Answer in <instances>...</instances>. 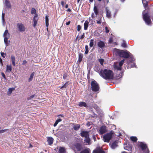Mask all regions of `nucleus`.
I'll use <instances>...</instances> for the list:
<instances>
[{
	"label": "nucleus",
	"instance_id": "59",
	"mask_svg": "<svg viewBox=\"0 0 153 153\" xmlns=\"http://www.w3.org/2000/svg\"><path fill=\"white\" fill-rule=\"evenodd\" d=\"M0 63L3 65L2 60L1 58H0Z\"/></svg>",
	"mask_w": 153,
	"mask_h": 153
},
{
	"label": "nucleus",
	"instance_id": "9",
	"mask_svg": "<svg viewBox=\"0 0 153 153\" xmlns=\"http://www.w3.org/2000/svg\"><path fill=\"white\" fill-rule=\"evenodd\" d=\"M17 26L20 32H24L25 30V28L22 23L17 24Z\"/></svg>",
	"mask_w": 153,
	"mask_h": 153
},
{
	"label": "nucleus",
	"instance_id": "25",
	"mask_svg": "<svg viewBox=\"0 0 153 153\" xmlns=\"http://www.w3.org/2000/svg\"><path fill=\"white\" fill-rule=\"evenodd\" d=\"M65 149L64 148L61 147L59 148V153H65Z\"/></svg>",
	"mask_w": 153,
	"mask_h": 153
},
{
	"label": "nucleus",
	"instance_id": "32",
	"mask_svg": "<svg viewBox=\"0 0 153 153\" xmlns=\"http://www.w3.org/2000/svg\"><path fill=\"white\" fill-rule=\"evenodd\" d=\"M48 21V16L47 15L45 16V25L47 27H48L49 25Z\"/></svg>",
	"mask_w": 153,
	"mask_h": 153
},
{
	"label": "nucleus",
	"instance_id": "3",
	"mask_svg": "<svg viewBox=\"0 0 153 153\" xmlns=\"http://www.w3.org/2000/svg\"><path fill=\"white\" fill-rule=\"evenodd\" d=\"M114 134V132L112 131L109 133H108L103 136V139L105 142L109 143L110 140L112 137L113 136Z\"/></svg>",
	"mask_w": 153,
	"mask_h": 153
},
{
	"label": "nucleus",
	"instance_id": "62",
	"mask_svg": "<svg viewBox=\"0 0 153 153\" xmlns=\"http://www.w3.org/2000/svg\"><path fill=\"white\" fill-rule=\"evenodd\" d=\"M68 7V4H67L65 5V7L66 8H67Z\"/></svg>",
	"mask_w": 153,
	"mask_h": 153
},
{
	"label": "nucleus",
	"instance_id": "45",
	"mask_svg": "<svg viewBox=\"0 0 153 153\" xmlns=\"http://www.w3.org/2000/svg\"><path fill=\"white\" fill-rule=\"evenodd\" d=\"M113 42V38L112 37H110L109 38V40L108 41V43L110 44H111Z\"/></svg>",
	"mask_w": 153,
	"mask_h": 153
},
{
	"label": "nucleus",
	"instance_id": "10",
	"mask_svg": "<svg viewBox=\"0 0 153 153\" xmlns=\"http://www.w3.org/2000/svg\"><path fill=\"white\" fill-rule=\"evenodd\" d=\"M38 20V15L37 14H35L33 19V26L34 28H35L36 27Z\"/></svg>",
	"mask_w": 153,
	"mask_h": 153
},
{
	"label": "nucleus",
	"instance_id": "48",
	"mask_svg": "<svg viewBox=\"0 0 153 153\" xmlns=\"http://www.w3.org/2000/svg\"><path fill=\"white\" fill-rule=\"evenodd\" d=\"M143 4L145 8L148 6V4L146 1V3H143Z\"/></svg>",
	"mask_w": 153,
	"mask_h": 153
},
{
	"label": "nucleus",
	"instance_id": "20",
	"mask_svg": "<svg viewBox=\"0 0 153 153\" xmlns=\"http://www.w3.org/2000/svg\"><path fill=\"white\" fill-rule=\"evenodd\" d=\"M68 81H67L64 85L60 87V88L63 90H65L68 85Z\"/></svg>",
	"mask_w": 153,
	"mask_h": 153
},
{
	"label": "nucleus",
	"instance_id": "31",
	"mask_svg": "<svg viewBox=\"0 0 153 153\" xmlns=\"http://www.w3.org/2000/svg\"><path fill=\"white\" fill-rule=\"evenodd\" d=\"M83 54L81 53H79V58L78 62H81L82 59Z\"/></svg>",
	"mask_w": 153,
	"mask_h": 153
},
{
	"label": "nucleus",
	"instance_id": "64",
	"mask_svg": "<svg viewBox=\"0 0 153 153\" xmlns=\"http://www.w3.org/2000/svg\"><path fill=\"white\" fill-rule=\"evenodd\" d=\"M78 36H77L76 37V39H75V40H77V39H78Z\"/></svg>",
	"mask_w": 153,
	"mask_h": 153
},
{
	"label": "nucleus",
	"instance_id": "46",
	"mask_svg": "<svg viewBox=\"0 0 153 153\" xmlns=\"http://www.w3.org/2000/svg\"><path fill=\"white\" fill-rule=\"evenodd\" d=\"M0 128H1L0 127ZM7 130H9V129H5L4 130H0V133H3Z\"/></svg>",
	"mask_w": 153,
	"mask_h": 153
},
{
	"label": "nucleus",
	"instance_id": "50",
	"mask_svg": "<svg viewBox=\"0 0 153 153\" xmlns=\"http://www.w3.org/2000/svg\"><path fill=\"white\" fill-rule=\"evenodd\" d=\"M105 32L106 33H108L109 32V30L108 28L107 27H105Z\"/></svg>",
	"mask_w": 153,
	"mask_h": 153
},
{
	"label": "nucleus",
	"instance_id": "11",
	"mask_svg": "<svg viewBox=\"0 0 153 153\" xmlns=\"http://www.w3.org/2000/svg\"><path fill=\"white\" fill-rule=\"evenodd\" d=\"M100 134H102L107 132V127L104 126H101L99 130Z\"/></svg>",
	"mask_w": 153,
	"mask_h": 153
},
{
	"label": "nucleus",
	"instance_id": "2",
	"mask_svg": "<svg viewBox=\"0 0 153 153\" xmlns=\"http://www.w3.org/2000/svg\"><path fill=\"white\" fill-rule=\"evenodd\" d=\"M81 136L82 137H85V138L84 141L87 143L89 144L91 140L89 137V133L88 131H81L80 133Z\"/></svg>",
	"mask_w": 153,
	"mask_h": 153
},
{
	"label": "nucleus",
	"instance_id": "49",
	"mask_svg": "<svg viewBox=\"0 0 153 153\" xmlns=\"http://www.w3.org/2000/svg\"><path fill=\"white\" fill-rule=\"evenodd\" d=\"M85 33H83L82 35L79 38V39H78V40L79 41V39H82L85 37Z\"/></svg>",
	"mask_w": 153,
	"mask_h": 153
},
{
	"label": "nucleus",
	"instance_id": "15",
	"mask_svg": "<svg viewBox=\"0 0 153 153\" xmlns=\"http://www.w3.org/2000/svg\"><path fill=\"white\" fill-rule=\"evenodd\" d=\"M72 125L73 126V128L75 131L78 130L80 128V125L79 124L73 123Z\"/></svg>",
	"mask_w": 153,
	"mask_h": 153
},
{
	"label": "nucleus",
	"instance_id": "34",
	"mask_svg": "<svg viewBox=\"0 0 153 153\" xmlns=\"http://www.w3.org/2000/svg\"><path fill=\"white\" fill-rule=\"evenodd\" d=\"M94 39H91L90 40V42L89 43L90 47L91 48L94 45Z\"/></svg>",
	"mask_w": 153,
	"mask_h": 153
},
{
	"label": "nucleus",
	"instance_id": "53",
	"mask_svg": "<svg viewBox=\"0 0 153 153\" xmlns=\"http://www.w3.org/2000/svg\"><path fill=\"white\" fill-rule=\"evenodd\" d=\"M1 75L5 79H6L5 76L3 72H2L1 73Z\"/></svg>",
	"mask_w": 153,
	"mask_h": 153
},
{
	"label": "nucleus",
	"instance_id": "19",
	"mask_svg": "<svg viewBox=\"0 0 153 153\" xmlns=\"http://www.w3.org/2000/svg\"><path fill=\"white\" fill-rule=\"evenodd\" d=\"M78 105L80 107H85L86 108L88 107V106L87 105L86 103L83 102H79Z\"/></svg>",
	"mask_w": 153,
	"mask_h": 153
},
{
	"label": "nucleus",
	"instance_id": "22",
	"mask_svg": "<svg viewBox=\"0 0 153 153\" xmlns=\"http://www.w3.org/2000/svg\"><path fill=\"white\" fill-rule=\"evenodd\" d=\"M12 62L13 65L15 66L16 65L15 64V58L14 56L12 55L11 56Z\"/></svg>",
	"mask_w": 153,
	"mask_h": 153
},
{
	"label": "nucleus",
	"instance_id": "39",
	"mask_svg": "<svg viewBox=\"0 0 153 153\" xmlns=\"http://www.w3.org/2000/svg\"><path fill=\"white\" fill-rule=\"evenodd\" d=\"M85 54H87L88 53V45H86L85 46Z\"/></svg>",
	"mask_w": 153,
	"mask_h": 153
},
{
	"label": "nucleus",
	"instance_id": "18",
	"mask_svg": "<svg viewBox=\"0 0 153 153\" xmlns=\"http://www.w3.org/2000/svg\"><path fill=\"white\" fill-rule=\"evenodd\" d=\"M106 16L108 18H110L111 17V12L109 9L107 8H106Z\"/></svg>",
	"mask_w": 153,
	"mask_h": 153
},
{
	"label": "nucleus",
	"instance_id": "8",
	"mask_svg": "<svg viewBox=\"0 0 153 153\" xmlns=\"http://www.w3.org/2000/svg\"><path fill=\"white\" fill-rule=\"evenodd\" d=\"M123 50H120L117 48H114L113 52L114 54L116 56H118L119 57H121L122 56V54Z\"/></svg>",
	"mask_w": 153,
	"mask_h": 153
},
{
	"label": "nucleus",
	"instance_id": "51",
	"mask_svg": "<svg viewBox=\"0 0 153 153\" xmlns=\"http://www.w3.org/2000/svg\"><path fill=\"white\" fill-rule=\"evenodd\" d=\"M5 14L4 13H2V21L3 22H4L5 21V19L4 18V16Z\"/></svg>",
	"mask_w": 153,
	"mask_h": 153
},
{
	"label": "nucleus",
	"instance_id": "21",
	"mask_svg": "<svg viewBox=\"0 0 153 153\" xmlns=\"http://www.w3.org/2000/svg\"><path fill=\"white\" fill-rule=\"evenodd\" d=\"M5 5L8 8H10L11 7V5L9 0H5Z\"/></svg>",
	"mask_w": 153,
	"mask_h": 153
},
{
	"label": "nucleus",
	"instance_id": "42",
	"mask_svg": "<svg viewBox=\"0 0 153 153\" xmlns=\"http://www.w3.org/2000/svg\"><path fill=\"white\" fill-rule=\"evenodd\" d=\"M121 46L122 47L124 48H126L127 47V45L126 43V42L125 41H123V43H122Z\"/></svg>",
	"mask_w": 153,
	"mask_h": 153
},
{
	"label": "nucleus",
	"instance_id": "63",
	"mask_svg": "<svg viewBox=\"0 0 153 153\" xmlns=\"http://www.w3.org/2000/svg\"><path fill=\"white\" fill-rule=\"evenodd\" d=\"M94 14H93L91 16L92 18H93L94 17Z\"/></svg>",
	"mask_w": 153,
	"mask_h": 153
},
{
	"label": "nucleus",
	"instance_id": "30",
	"mask_svg": "<svg viewBox=\"0 0 153 153\" xmlns=\"http://www.w3.org/2000/svg\"><path fill=\"white\" fill-rule=\"evenodd\" d=\"M35 74V72H33L31 74H30V78L28 79V82H30L31 81L33 78V76Z\"/></svg>",
	"mask_w": 153,
	"mask_h": 153
},
{
	"label": "nucleus",
	"instance_id": "23",
	"mask_svg": "<svg viewBox=\"0 0 153 153\" xmlns=\"http://www.w3.org/2000/svg\"><path fill=\"white\" fill-rule=\"evenodd\" d=\"M94 11L95 14L97 15L99 13V9L97 6H94Z\"/></svg>",
	"mask_w": 153,
	"mask_h": 153
},
{
	"label": "nucleus",
	"instance_id": "4",
	"mask_svg": "<svg viewBox=\"0 0 153 153\" xmlns=\"http://www.w3.org/2000/svg\"><path fill=\"white\" fill-rule=\"evenodd\" d=\"M91 90L93 92L98 91L100 89L99 84L95 80H94L91 83Z\"/></svg>",
	"mask_w": 153,
	"mask_h": 153
},
{
	"label": "nucleus",
	"instance_id": "5",
	"mask_svg": "<svg viewBox=\"0 0 153 153\" xmlns=\"http://www.w3.org/2000/svg\"><path fill=\"white\" fill-rule=\"evenodd\" d=\"M139 146L141 148L142 150L144 153H149V151L147 145L142 142H139Z\"/></svg>",
	"mask_w": 153,
	"mask_h": 153
},
{
	"label": "nucleus",
	"instance_id": "36",
	"mask_svg": "<svg viewBox=\"0 0 153 153\" xmlns=\"http://www.w3.org/2000/svg\"><path fill=\"white\" fill-rule=\"evenodd\" d=\"M31 13L32 14H37L36 13V10L34 8H32L31 9Z\"/></svg>",
	"mask_w": 153,
	"mask_h": 153
},
{
	"label": "nucleus",
	"instance_id": "1",
	"mask_svg": "<svg viewBox=\"0 0 153 153\" xmlns=\"http://www.w3.org/2000/svg\"><path fill=\"white\" fill-rule=\"evenodd\" d=\"M100 74L106 80H113L114 78V73L111 70L105 69L104 70H101Z\"/></svg>",
	"mask_w": 153,
	"mask_h": 153
},
{
	"label": "nucleus",
	"instance_id": "27",
	"mask_svg": "<svg viewBox=\"0 0 153 153\" xmlns=\"http://www.w3.org/2000/svg\"><path fill=\"white\" fill-rule=\"evenodd\" d=\"M15 90V88H10L8 91L7 94L8 96H10L12 94L13 91Z\"/></svg>",
	"mask_w": 153,
	"mask_h": 153
},
{
	"label": "nucleus",
	"instance_id": "61",
	"mask_svg": "<svg viewBox=\"0 0 153 153\" xmlns=\"http://www.w3.org/2000/svg\"><path fill=\"white\" fill-rule=\"evenodd\" d=\"M94 0H89L90 3H91L93 2Z\"/></svg>",
	"mask_w": 153,
	"mask_h": 153
},
{
	"label": "nucleus",
	"instance_id": "35",
	"mask_svg": "<svg viewBox=\"0 0 153 153\" xmlns=\"http://www.w3.org/2000/svg\"><path fill=\"white\" fill-rule=\"evenodd\" d=\"M62 120V119L60 118L57 120L55 122V123H54V124L53 125L55 127L56 126V125H57L58 123L60 122Z\"/></svg>",
	"mask_w": 153,
	"mask_h": 153
},
{
	"label": "nucleus",
	"instance_id": "47",
	"mask_svg": "<svg viewBox=\"0 0 153 153\" xmlns=\"http://www.w3.org/2000/svg\"><path fill=\"white\" fill-rule=\"evenodd\" d=\"M35 96H36V95L35 94L29 97L28 98L27 100H31Z\"/></svg>",
	"mask_w": 153,
	"mask_h": 153
},
{
	"label": "nucleus",
	"instance_id": "57",
	"mask_svg": "<svg viewBox=\"0 0 153 153\" xmlns=\"http://www.w3.org/2000/svg\"><path fill=\"white\" fill-rule=\"evenodd\" d=\"M70 23H71V21H69L67 22L66 23V25H70Z\"/></svg>",
	"mask_w": 153,
	"mask_h": 153
},
{
	"label": "nucleus",
	"instance_id": "56",
	"mask_svg": "<svg viewBox=\"0 0 153 153\" xmlns=\"http://www.w3.org/2000/svg\"><path fill=\"white\" fill-rule=\"evenodd\" d=\"M65 2L63 1H62L61 2V4L62 7H64V6Z\"/></svg>",
	"mask_w": 153,
	"mask_h": 153
},
{
	"label": "nucleus",
	"instance_id": "58",
	"mask_svg": "<svg viewBox=\"0 0 153 153\" xmlns=\"http://www.w3.org/2000/svg\"><path fill=\"white\" fill-rule=\"evenodd\" d=\"M1 54L2 56H3V57H5V56H4V53L1 52Z\"/></svg>",
	"mask_w": 153,
	"mask_h": 153
},
{
	"label": "nucleus",
	"instance_id": "38",
	"mask_svg": "<svg viewBox=\"0 0 153 153\" xmlns=\"http://www.w3.org/2000/svg\"><path fill=\"white\" fill-rule=\"evenodd\" d=\"M128 66H130V68H134L136 67V65H135V64L134 63H132L130 64H128Z\"/></svg>",
	"mask_w": 153,
	"mask_h": 153
},
{
	"label": "nucleus",
	"instance_id": "41",
	"mask_svg": "<svg viewBox=\"0 0 153 153\" xmlns=\"http://www.w3.org/2000/svg\"><path fill=\"white\" fill-rule=\"evenodd\" d=\"M124 61H125V60L124 59H123L121 61H120L119 62V65L121 67L124 62Z\"/></svg>",
	"mask_w": 153,
	"mask_h": 153
},
{
	"label": "nucleus",
	"instance_id": "13",
	"mask_svg": "<svg viewBox=\"0 0 153 153\" xmlns=\"http://www.w3.org/2000/svg\"><path fill=\"white\" fill-rule=\"evenodd\" d=\"M130 56L129 52H127L124 51H123L122 54V57H123L125 58H128Z\"/></svg>",
	"mask_w": 153,
	"mask_h": 153
},
{
	"label": "nucleus",
	"instance_id": "52",
	"mask_svg": "<svg viewBox=\"0 0 153 153\" xmlns=\"http://www.w3.org/2000/svg\"><path fill=\"white\" fill-rule=\"evenodd\" d=\"M81 29V26L80 25H77V30L78 31H79Z\"/></svg>",
	"mask_w": 153,
	"mask_h": 153
},
{
	"label": "nucleus",
	"instance_id": "16",
	"mask_svg": "<svg viewBox=\"0 0 153 153\" xmlns=\"http://www.w3.org/2000/svg\"><path fill=\"white\" fill-rule=\"evenodd\" d=\"M92 153H105L104 151L102 150L100 148H97L94 150Z\"/></svg>",
	"mask_w": 153,
	"mask_h": 153
},
{
	"label": "nucleus",
	"instance_id": "12",
	"mask_svg": "<svg viewBox=\"0 0 153 153\" xmlns=\"http://www.w3.org/2000/svg\"><path fill=\"white\" fill-rule=\"evenodd\" d=\"M74 146L78 151H80L83 149L82 145L80 143H77L75 144Z\"/></svg>",
	"mask_w": 153,
	"mask_h": 153
},
{
	"label": "nucleus",
	"instance_id": "24",
	"mask_svg": "<svg viewBox=\"0 0 153 153\" xmlns=\"http://www.w3.org/2000/svg\"><path fill=\"white\" fill-rule=\"evenodd\" d=\"M80 153H91L90 150L89 148H87L81 151Z\"/></svg>",
	"mask_w": 153,
	"mask_h": 153
},
{
	"label": "nucleus",
	"instance_id": "54",
	"mask_svg": "<svg viewBox=\"0 0 153 153\" xmlns=\"http://www.w3.org/2000/svg\"><path fill=\"white\" fill-rule=\"evenodd\" d=\"M33 147V145H32L30 143L29 144V146L27 147V148L29 149L30 148H31Z\"/></svg>",
	"mask_w": 153,
	"mask_h": 153
},
{
	"label": "nucleus",
	"instance_id": "40",
	"mask_svg": "<svg viewBox=\"0 0 153 153\" xmlns=\"http://www.w3.org/2000/svg\"><path fill=\"white\" fill-rule=\"evenodd\" d=\"M115 68L118 70L121 71L122 69V67L119 65H115Z\"/></svg>",
	"mask_w": 153,
	"mask_h": 153
},
{
	"label": "nucleus",
	"instance_id": "33",
	"mask_svg": "<svg viewBox=\"0 0 153 153\" xmlns=\"http://www.w3.org/2000/svg\"><path fill=\"white\" fill-rule=\"evenodd\" d=\"M130 140L133 142H136L137 140V137H136L132 136L130 137Z\"/></svg>",
	"mask_w": 153,
	"mask_h": 153
},
{
	"label": "nucleus",
	"instance_id": "43",
	"mask_svg": "<svg viewBox=\"0 0 153 153\" xmlns=\"http://www.w3.org/2000/svg\"><path fill=\"white\" fill-rule=\"evenodd\" d=\"M68 76V74L66 73H65L63 75V78L64 79H65Z\"/></svg>",
	"mask_w": 153,
	"mask_h": 153
},
{
	"label": "nucleus",
	"instance_id": "14",
	"mask_svg": "<svg viewBox=\"0 0 153 153\" xmlns=\"http://www.w3.org/2000/svg\"><path fill=\"white\" fill-rule=\"evenodd\" d=\"M97 46L100 48H102L105 47V44L104 42L102 41H99L97 43Z\"/></svg>",
	"mask_w": 153,
	"mask_h": 153
},
{
	"label": "nucleus",
	"instance_id": "37",
	"mask_svg": "<svg viewBox=\"0 0 153 153\" xmlns=\"http://www.w3.org/2000/svg\"><path fill=\"white\" fill-rule=\"evenodd\" d=\"M99 62L100 63L101 65H103L104 62V60L103 59H98Z\"/></svg>",
	"mask_w": 153,
	"mask_h": 153
},
{
	"label": "nucleus",
	"instance_id": "26",
	"mask_svg": "<svg viewBox=\"0 0 153 153\" xmlns=\"http://www.w3.org/2000/svg\"><path fill=\"white\" fill-rule=\"evenodd\" d=\"M117 141H114L113 143L111 145V147L112 149H115L117 146Z\"/></svg>",
	"mask_w": 153,
	"mask_h": 153
},
{
	"label": "nucleus",
	"instance_id": "60",
	"mask_svg": "<svg viewBox=\"0 0 153 153\" xmlns=\"http://www.w3.org/2000/svg\"><path fill=\"white\" fill-rule=\"evenodd\" d=\"M67 11L68 12H70L71 11V10L70 8H68L67 10Z\"/></svg>",
	"mask_w": 153,
	"mask_h": 153
},
{
	"label": "nucleus",
	"instance_id": "55",
	"mask_svg": "<svg viewBox=\"0 0 153 153\" xmlns=\"http://www.w3.org/2000/svg\"><path fill=\"white\" fill-rule=\"evenodd\" d=\"M27 62L25 60H24L23 61L22 63V64L23 65H24L27 63Z\"/></svg>",
	"mask_w": 153,
	"mask_h": 153
},
{
	"label": "nucleus",
	"instance_id": "44",
	"mask_svg": "<svg viewBox=\"0 0 153 153\" xmlns=\"http://www.w3.org/2000/svg\"><path fill=\"white\" fill-rule=\"evenodd\" d=\"M96 22H97V24H101L102 22L101 18L100 17L99 18V20L98 21L96 20Z\"/></svg>",
	"mask_w": 153,
	"mask_h": 153
},
{
	"label": "nucleus",
	"instance_id": "6",
	"mask_svg": "<svg viewBox=\"0 0 153 153\" xmlns=\"http://www.w3.org/2000/svg\"><path fill=\"white\" fill-rule=\"evenodd\" d=\"M3 36L4 37V41L6 46L9 45V43L8 42V39L10 37V33H8V30H6L4 32Z\"/></svg>",
	"mask_w": 153,
	"mask_h": 153
},
{
	"label": "nucleus",
	"instance_id": "28",
	"mask_svg": "<svg viewBox=\"0 0 153 153\" xmlns=\"http://www.w3.org/2000/svg\"><path fill=\"white\" fill-rule=\"evenodd\" d=\"M89 22L87 21H85L84 24V29L85 30H86L88 29V26Z\"/></svg>",
	"mask_w": 153,
	"mask_h": 153
},
{
	"label": "nucleus",
	"instance_id": "7",
	"mask_svg": "<svg viewBox=\"0 0 153 153\" xmlns=\"http://www.w3.org/2000/svg\"><path fill=\"white\" fill-rule=\"evenodd\" d=\"M143 19L147 25H150L152 24V22L150 17L147 13H145L143 14Z\"/></svg>",
	"mask_w": 153,
	"mask_h": 153
},
{
	"label": "nucleus",
	"instance_id": "17",
	"mask_svg": "<svg viewBox=\"0 0 153 153\" xmlns=\"http://www.w3.org/2000/svg\"><path fill=\"white\" fill-rule=\"evenodd\" d=\"M53 139L51 137H49L48 138L47 142L48 144L51 145L53 144Z\"/></svg>",
	"mask_w": 153,
	"mask_h": 153
},
{
	"label": "nucleus",
	"instance_id": "29",
	"mask_svg": "<svg viewBox=\"0 0 153 153\" xmlns=\"http://www.w3.org/2000/svg\"><path fill=\"white\" fill-rule=\"evenodd\" d=\"M12 70V67L11 65H7L6 66V71L9 73Z\"/></svg>",
	"mask_w": 153,
	"mask_h": 153
}]
</instances>
